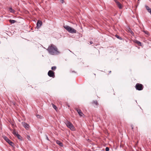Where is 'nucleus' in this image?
I'll return each mask as SVG.
<instances>
[{
    "instance_id": "nucleus-1",
    "label": "nucleus",
    "mask_w": 151,
    "mask_h": 151,
    "mask_svg": "<svg viewBox=\"0 0 151 151\" xmlns=\"http://www.w3.org/2000/svg\"><path fill=\"white\" fill-rule=\"evenodd\" d=\"M47 50L49 53L51 55L56 54L59 53L57 47L52 44L49 46Z\"/></svg>"
},
{
    "instance_id": "nucleus-2",
    "label": "nucleus",
    "mask_w": 151,
    "mask_h": 151,
    "mask_svg": "<svg viewBox=\"0 0 151 151\" xmlns=\"http://www.w3.org/2000/svg\"><path fill=\"white\" fill-rule=\"evenodd\" d=\"M64 27L69 33H76L77 31L76 30L68 26H64Z\"/></svg>"
},
{
    "instance_id": "nucleus-3",
    "label": "nucleus",
    "mask_w": 151,
    "mask_h": 151,
    "mask_svg": "<svg viewBox=\"0 0 151 151\" xmlns=\"http://www.w3.org/2000/svg\"><path fill=\"white\" fill-rule=\"evenodd\" d=\"M65 124L67 127L69 128L72 131L75 130V128L74 126L70 122L67 120L65 122Z\"/></svg>"
},
{
    "instance_id": "nucleus-4",
    "label": "nucleus",
    "mask_w": 151,
    "mask_h": 151,
    "mask_svg": "<svg viewBox=\"0 0 151 151\" xmlns=\"http://www.w3.org/2000/svg\"><path fill=\"white\" fill-rule=\"evenodd\" d=\"M136 89L139 91L142 90L143 89V86L142 84L139 83H137L135 86Z\"/></svg>"
},
{
    "instance_id": "nucleus-5",
    "label": "nucleus",
    "mask_w": 151,
    "mask_h": 151,
    "mask_svg": "<svg viewBox=\"0 0 151 151\" xmlns=\"http://www.w3.org/2000/svg\"><path fill=\"white\" fill-rule=\"evenodd\" d=\"M3 138L4 140L6 141V142H7L10 145L13 146L14 145L13 143L11 140H10L8 137L6 136H4L3 137Z\"/></svg>"
},
{
    "instance_id": "nucleus-6",
    "label": "nucleus",
    "mask_w": 151,
    "mask_h": 151,
    "mask_svg": "<svg viewBox=\"0 0 151 151\" xmlns=\"http://www.w3.org/2000/svg\"><path fill=\"white\" fill-rule=\"evenodd\" d=\"M23 126L27 130H28L30 126L25 122H23L22 123Z\"/></svg>"
},
{
    "instance_id": "nucleus-7",
    "label": "nucleus",
    "mask_w": 151,
    "mask_h": 151,
    "mask_svg": "<svg viewBox=\"0 0 151 151\" xmlns=\"http://www.w3.org/2000/svg\"><path fill=\"white\" fill-rule=\"evenodd\" d=\"M48 75L50 77L54 78L55 77L54 73L51 70L49 71L48 73Z\"/></svg>"
},
{
    "instance_id": "nucleus-8",
    "label": "nucleus",
    "mask_w": 151,
    "mask_h": 151,
    "mask_svg": "<svg viewBox=\"0 0 151 151\" xmlns=\"http://www.w3.org/2000/svg\"><path fill=\"white\" fill-rule=\"evenodd\" d=\"M75 109L77 111L78 113L81 116H83V114L80 109H78L77 108H75Z\"/></svg>"
},
{
    "instance_id": "nucleus-9",
    "label": "nucleus",
    "mask_w": 151,
    "mask_h": 151,
    "mask_svg": "<svg viewBox=\"0 0 151 151\" xmlns=\"http://www.w3.org/2000/svg\"><path fill=\"white\" fill-rule=\"evenodd\" d=\"M42 24V22L40 21H38L37 23V28L40 27Z\"/></svg>"
},
{
    "instance_id": "nucleus-10",
    "label": "nucleus",
    "mask_w": 151,
    "mask_h": 151,
    "mask_svg": "<svg viewBox=\"0 0 151 151\" xmlns=\"http://www.w3.org/2000/svg\"><path fill=\"white\" fill-rule=\"evenodd\" d=\"M56 142L58 145H59L60 146H63V144L61 142H60L58 140H56Z\"/></svg>"
},
{
    "instance_id": "nucleus-11",
    "label": "nucleus",
    "mask_w": 151,
    "mask_h": 151,
    "mask_svg": "<svg viewBox=\"0 0 151 151\" xmlns=\"http://www.w3.org/2000/svg\"><path fill=\"white\" fill-rule=\"evenodd\" d=\"M9 9L10 12L14 13L15 12V11L11 7L9 8Z\"/></svg>"
},
{
    "instance_id": "nucleus-12",
    "label": "nucleus",
    "mask_w": 151,
    "mask_h": 151,
    "mask_svg": "<svg viewBox=\"0 0 151 151\" xmlns=\"http://www.w3.org/2000/svg\"><path fill=\"white\" fill-rule=\"evenodd\" d=\"M118 7L119 8V9H121L122 8V5L119 2L116 4Z\"/></svg>"
},
{
    "instance_id": "nucleus-13",
    "label": "nucleus",
    "mask_w": 151,
    "mask_h": 151,
    "mask_svg": "<svg viewBox=\"0 0 151 151\" xmlns=\"http://www.w3.org/2000/svg\"><path fill=\"white\" fill-rule=\"evenodd\" d=\"M135 42L137 43L138 45L141 46H142L141 43L140 42L137 40H136Z\"/></svg>"
},
{
    "instance_id": "nucleus-14",
    "label": "nucleus",
    "mask_w": 151,
    "mask_h": 151,
    "mask_svg": "<svg viewBox=\"0 0 151 151\" xmlns=\"http://www.w3.org/2000/svg\"><path fill=\"white\" fill-rule=\"evenodd\" d=\"M9 22L11 24H14L16 22V21L14 20H9Z\"/></svg>"
},
{
    "instance_id": "nucleus-15",
    "label": "nucleus",
    "mask_w": 151,
    "mask_h": 151,
    "mask_svg": "<svg viewBox=\"0 0 151 151\" xmlns=\"http://www.w3.org/2000/svg\"><path fill=\"white\" fill-rule=\"evenodd\" d=\"M92 104H95L96 105H98V102L97 101H93L92 102Z\"/></svg>"
},
{
    "instance_id": "nucleus-16",
    "label": "nucleus",
    "mask_w": 151,
    "mask_h": 151,
    "mask_svg": "<svg viewBox=\"0 0 151 151\" xmlns=\"http://www.w3.org/2000/svg\"><path fill=\"white\" fill-rule=\"evenodd\" d=\"M115 36L118 39L120 40H122V38L121 37H119V36H118V35H115Z\"/></svg>"
},
{
    "instance_id": "nucleus-17",
    "label": "nucleus",
    "mask_w": 151,
    "mask_h": 151,
    "mask_svg": "<svg viewBox=\"0 0 151 151\" xmlns=\"http://www.w3.org/2000/svg\"><path fill=\"white\" fill-rule=\"evenodd\" d=\"M36 116L38 118L40 119H42L43 118V117L40 115L38 114Z\"/></svg>"
},
{
    "instance_id": "nucleus-18",
    "label": "nucleus",
    "mask_w": 151,
    "mask_h": 151,
    "mask_svg": "<svg viewBox=\"0 0 151 151\" xmlns=\"http://www.w3.org/2000/svg\"><path fill=\"white\" fill-rule=\"evenodd\" d=\"M56 69V67L55 66H54L51 68V70H55Z\"/></svg>"
},
{
    "instance_id": "nucleus-19",
    "label": "nucleus",
    "mask_w": 151,
    "mask_h": 151,
    "mask_svg": "<svg viewBox=\"0 0 151 151\" xmlns=\"http://www.w3.org/2000/svg\"><path fill=\"white\" fill-rule=\"evenodd\" d=\"M146 9L148 11H149L150 9H151L148 6L146 5L145 6Z\"/></svg>"
},
{
    "instance_id": "nucleus-20",
    "label": "nucleus",
    "mask_w": 151,
    "mask_h": 151,
    "mask_svg": "<svg viewBox=\"0 0 151 151\" xmlns=\"http://www.w3.org/2000/svg\"><path fill=\"white\" fill-rule=\"evenodd\" d=\"M13 134L15 135V136H17V134H18L17 132H16L15 130H14L13 132Z\"/></svg>"
},
{
    "instance_id": "nucleus-21",
    "label": "nucleus",
    "mask_w": 151,
    "mask_h": 151,
    "mask_svg": "<svg viewBox=\"0 0 151 151\" xmlns=\"http://www.w3.org/2000/svg\"><path fill=\"white\" fill-rule=\"evenodd\" d=\"M143 31L145 34H146L147 35H149V32L147 31L144 30Z\"/></svg>"
},
{
    "instance_id": "nucleus-22",
    "label": "nucleus",
    "mask_w": 151,
    "mask_h": 151,
    "mask_svg": "<svg viewBox=\"0 0 151 151\" xmlns=\"http://www.w3.org/2000/svg\"><path fill=\"white\" fill-rule=\"evenodd\" d=\"M52 106L53 107V108L55 109H56L57 108V107L56 106H55V105H54L53 104H52Z\"/></svg>"
},
{
    "instance_id": "nucleus-23",
    "label": "nucleus",
    "mask_w": 151,
    "mask_h": 151,
    "mask_svg": "<svg viewBox=\"0 0 151 151\" xmlns=\"http://www.w3.org/2000/svg\"><path fill=\"white\" fill-rule=\"evenodd\" d=\"M16 136L19 139H20V138L21 137V136L19 134H17V135Z\"/></svg>"
},
{
    "instance_id": "nucleus-24",
    "label": "nucleus",
    "mask_w": 151,
    "mask_h": 151,
    "mask_svg": "<svg viewBox=\"0 0 151 151\" xmlns=\"http://www.w3.org/2000/svg\"><path fill=\"white\" fill-rule=\"evenodd\" d=\"M27 139L29 140H31V138L30 137V136L29 135H27Z\"/></svg>"
},
{
    "instance_id": "nucleus-25",
    "label": "nucleus",
    "mask_w": 151,
    "mask_h": 151,
    "mask_svg": "<svg viewBox=\"0 0 151 151\" xmlns=\"http://www.w3.org/2000/svg\"><path fill=\"white\" fill-rule=\"evenodd\" d=\"M106 151H109V148L108 147H106Z\"/></svg>"
},
{
    "instance_id": "nucleus-26",
    "label": "nucleus",
    "mask_w": 151,
    "mask_h": 151,
    "mask_svg": "<svg viewBox=\"0 0 151 151\" xmlns=\"http://www.w3.org/2000/svg\"><path fill=\"white\" fill-rule=\"evenodd\" d=\"M114 1L116 2V4H117L119 2L117 0H114Z\"/></svg>"
},
{
    "instance_id": "nucleus-27",
    "label": "nucleus",
    "mask_w": 151,
    "mask_h": 151,
    "mask_svg": "<svg viewBox=\"0 0 151 151\" xmlns=\"http://www.w3.org/2000/svg\"><path fill=\"white\" fill-rule=\"evenodd\" d=\"M45 136H46V139L47 140H48L49 141V138H48V137H47V135H46Z\"/></svg>"
},
{
    "instance_id": "nucleus-28",
    "label": "nucleus",
    "mask_w": 151,
    "mask_h": 151,
    "mask_svg": "<svg viewBox=\"0 0 151 151\" xmlns=\"http://www.w3.org/2000/svg\"><path fill=\"white\" fill-rule=\"evenodd\" d=\"M130 32L132 34V35H133L134 34V33H133V32L132 31V30H131L130 31Z\"/></svg>"
},
{
    "instance_id": "nucleus-29",
    "label": "nucleus",
    "mask_w": 151,
    "mask_h": 151,
    "mask_svg": "<svg viewBox=\"0 0 151 151\" xmlns=\"http://www.w3.org/2000/svg\"><path fill=\"white\" fill-rule=\"evenodd\" d=\"M148 12H150V14H151V9H150V10H149V11H148Z\"/></svg>"
},
{
    "instance_id": "nucleus-30",
    "label": "nucleus",
    "mask_w": 151,
    "mask_h": 151,
    "mask_svg": "<svg viewBox=\"0 0 151 151\" xmlns=\"http://www.w3.org/2000/svg\"><path fill=\"white\" fill-rule=\"evenodd\" d=\"M90 44H92L93 43V42L92 41H90Z\"/></svg>"
},
{
    "instance_id": "nucleus-31",
    "label": "nucleus",
    "mask_w": 151,
    "mask_h": 151,
    "mask_svg": "<svg viewBox=\"0 0 151 151\" xmlns=\"http://www.w3.org/2000/svg\"><path fill=\"white\" fill-rule=\"evenodd\" d=\"M12 125H14V124L13 123V124H12Z\"/></svg>"
},
{
    "instance_id": "nucleus-32",
    "label": "nucleus",
    "mask_w": 151,
    "mask_h": 151,
    "mask_svg": "<svg viewBox=\"0 0 151 151\" xmlns=\"http://www.w3.org/2000/svg\"><path fill=\"white\" fill-rule=\"evenodd\" d=\"M133 127H132V129H133Z\"/></svg>"
},
{
    "instance_id": "nucleus-33",
    "label": "nucleus",
    "mask_w": 151,
    "mask_h": 151,
    "mask_svg": "<svg viewBox=\"0 0 151 151\" xmlns=\"http://www.w3.org/2000/svg\"><path fill=\"white\" fill-rule=\"evenodd\" d=\"M109 72L110 73L111 72V71H109Z\"/></svg>"
}]
</instances>
